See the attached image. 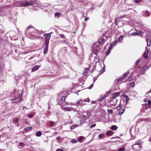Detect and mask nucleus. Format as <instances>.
Wrapping results in <instances>:
<instances>
[{"label": "nucleus", "mask_w": 151, "mask_h": 151, "mask_svg": "<svg viewBox=\"0 0 151 151\" xmlns=\"http://www.w3.org/2000/svg\"><path fill=\"white\" fill-rule=\"evenodd\" d=\"M45 40V45L46 47L44 49L43 52L45 55L47 54V34H45L44 35Z\"/></svg>", "instance_id": "nucleus-3"}, {"label": "nucleus", "mask_w": 151, "mask_h": 151, "mask_svg": "<svg viewBox=\"0 0 151 151\" xmlns=\"http://www.w3.org/2000/svg\"><path fill=\"white\" fill-rule=\"evenodd\" d=\"M110 53V50L108 49L106 52V55H108Z\"/></svg>", "instance_id": "nucleus-37"}, {"label": "nucleus", "mask_w": 151, "mask_h": 151, "mask_svg": "<svg viewBox=\"0 0 151 151\" xmlns=\"http://www.w3.org/2000/svg\"><path fill=\"white\" fill-rule=\"evenodd\" d=\"M104 98H105V97L104 96H103V97L100 98L99 99V100L100 101H103L104 100Z\"/></svg>", "instance_id": "nucleus-32"}, {"label": "nucleus", "mask_w": 151, "mask_h": 151, "mask_svg": "<svg viewBox=\"0 0 151 151\" xmlns=\"http://www.w3.org/2000/svg\"><path fill=\"white\" fill-rule=\"evenodd\" d=\"M35 2L33 0H26L25 1H22L20 3V7L26 6L33 5Z\"/></svg>", "instance_id": "nucleus-1"}, {"label": "nucleus", "mask_w": 151, "mask_h": 151, "mask_svg": "<svg viewBox=\"0 0 151 151\" xmlns=\"http://www.w3.org/2000/svg\"><path fill=\"white\" fill-rule=\"evenodd\" d=\"M65 103L64 102V103H63V104L64 105H66L65 104Z\"/></svg>", "instance_id": "nucleus-59"}, {"label": "nucleus", "mask_w": 151, "mask_h": 151, "mask_svg": "<svg viewBox=\"0 0 151 151\" xmlns=\"http://www.w3.org/2000/svg\"><path fill=\"white\" fill-rule=\"evenodd\" d=\"M148 13H149V12H148L147 11L145 12V13L146 14H148L147 15V16H148V17H149V15H150Z\"/></svg>", "instance_id": "nucleus-47"}, {"label": "nucleus", "mask_w": 151, "mask_h": 151, "mask_svg": "<svg viewBox=\"0 0 151 151\" xmlns=\"http://www.w3.org/2000/svg\"><path fill=\"white\" fill-rule=\"evenodd\" d=\"M148 53H149V50H147H147H146V51L144 52V53L145 54L144 55V57L145 58H147V55L148 54Z\"/></svg>", "instance_id": "nucleus-11"}, {"label": "nucleus", "mask_w": 151, "mask_h": 151, "mask_svg": "<svg viewBox=\"0 0 151 151\" xmlns=\"http://www.w3.org/2000/svg\"><path fill=\"white\" fill-rule=\"evenodd\" d=\"M112 44H111L109 46V50H111L112 48Z\"/></svg>", "instance_id": "nucleus-39"}, {"label": "nucleus", "mask_w": 151, "mask_h": 151, "mask_svg": "<svg viewBox=\"0 0 151 151\" xmlns=\"http://www.w3.org/2000/svg\"><path fill=\"white\" fill-rule=\"evenodd\" d=\"M142 33H143V32H142L141 31L139 32L138 33L137 32H134L133 33H132L131 34V35L132 36H137V35H139V34H141Z\"/></svg>", "instance_id": "nucleus-7"}, {"label": "nucleus", "mask_w": 151, "mask_h": 151, "mask_svg": "<svg viewBox=\"0 0 151 151\" xmlns=\"http://www.w3.org/2000/svg\"><path fill=\"white\" fill-rule=\"evenodd\" d=\"M96 124H92V125H91L90 126V128H92L93 127H95L96 126Z\"/></svg>", "instance_id": "nucleus-43"}, {"label": "nucleus", "mask_w": 151, "mask_h": 151, "mask_svg": "<svg viewBox=\"0 0 151 151\" xmlns=\"http://www.w3.org/2000/svg\"><path fill=\"white\" fill-rule=\"evenodd\" d=\"M118 42L117 41H115L113 42L111 44L113 46H114L118 44Z\"/></svg>", "instance_id": "nucleus-23"}, {"label": "nucleus", "mask_w": 151, "mask_h": 151, "mask_svg": "<svg viewBox=\"0 0 151 151\" xmlns=\"http://www.w3.org/2000/svg\"><path fill=\"white\" fill-rule=\"evenodd\" d=\"M73 109V108L70 107H64L63 109L65 111H70L71 110V109Z\"/></svg>", "instance_id": "nucleus-8"}, {"label": "nucleus", "mask_w": 151, "mask_h": 151, "mask_svg": "<svg viewBox=\"0 0 151 151\" xmlns=\"http://www.w3.org/2000/svg\"><path fill=\"white\" fill-rule=\"evenodd\" d=\"M40 65H36L33 67L31 70V71L32 72H34L35 71H36L40 67Z\"/></svg>", "instance_id": "nucleus-5"}, {"label": "nucleus", "mask_w": 151, "mask_h": 151, "mask_svg": "<svg viewBox=\"0 0 151 151\" xmlns=\"http://www.w3.org/2000/svg\"><path fill=\"white\" fill-rule=\"evenodd\" d=\"M124 36L123 35H121L119 37V42H122Z\"/></svg>", "instance_id": "nucleus-12"}, {"label": "nucleus", "mask_w": 151, "mask_h": 151, "mask_svg": "<svg viewBox=\"0 0 151 151\" xmlns=\"http://www.w3.org/2000/svg\"><path fill=\"white\" fill-rule=\"evenodd\" d=\"M78 126V125L77 124H73L72 126L71 129H73L75 127H77Z\"/></svg>", "instance_id": "nucleus-28"}, {"label": "nucleus", "mask_w": 151, "mask_h": 151, "mask_svg": "<svg viewBox=\"0 0 151 151\" xmlns=\"http://www.w3.org/2000/svg\"><path fill=\"white\" fill-rule=\"evenodd\" d=\"M147 101V100L146 99H145V102H146Z\"/></svg>", "instance_id": "nucleus-63"}, {"label": "nucleus", "mask_w": 151, "mask_h": 151, "mask_svg": "<svg viewBox=\"0 0 151 151\" xmlns=\"http://www.w3.org/2000/svg\"><path fill=\"white\" fill-rule=\"evenodd\" d=\"M141 0H135V2L136 3H139L141 2Z\"/></svg>", "instance_id": "nucleus-34"}, {"label": "nucleus", "mask_w": 151, "mask_h": 151, "mask_svg": "<svg viewBox=\"0 0 151 151\" xmlns=\"http://www.w3.org/2000/svg\"><path fill=\"white\" fill-rule=\"evenodd\" d=\"M115 23L116 24H117V19H116Z\"/></svg>", "instance_id": "nucleus-58"}, {"label": "nucleus", "mask_w": 151, "mask_h": 151, "mask_svg": "<svg viewBox=\"0 0 151 151\" xmlns=\"http://www.w3.org/2000/svg\"><path fill=\"white\" fill-rule=\"evenodd\" d=\"M55 123L52 121H50V126L53 127L54 126Z\"/></svg>", "instance_id": "nucleus-20"}, {"label": "nucleus", "mask_w": 151, "mask_h": 151, "mask_svg": "<svg viewBox=\"0 0 151 151\" xmlns=\"http://www.w3.org/2000/svg\"><path fill=\"white\" fill-rule=\"evenodd\" d=\"M146 41L147 42V45L148 46H150L151 43L150 40L147 38L146 39Z\"/></svg>", "instance_id": "nucleus-16"}, {"label": "nucleus", "mask_w": 151, "mask_h": 151, "mask_svg": "<svg viewBox=\"0 0 151 151\" xmlns=\"http://www.w3.org/2000/svg\"><path fill=\"white\" fill-rule=\"evenodd\" d=\"M83 138V137H82V136H81V137H80V139H82V138Z\"/></svg>", "instance_id": "nucleus-62"}, {"label": "nucleus", "mask_w": 151, "mask_h": 151, "mask_svg": "<svg viewBox=\"0 0 151 151\" xmlns=\"http://www.w3.org/2000/svg\"><path fill=\"white\" fill-rule=\"evenodd\" d=\"M139 148V147H138V146H136V148Z\"/></svg>", "instance_id": "nucleus-64"}, {"label": "nucleus", "mask_w": 151, "mask_h": 151, "mask_svg": "<svg viewBox=\"0 0 151 151\" xmlns=\"http://www.w3.org/2000/svg\"><path fill=\"white\" fill-rule=\"evenodd\" d=\"M59 36L61 38H64L65 37L62 34H60V35Z\"/></svg>", "instance_id": "nucleus-38"}, {"label": "nucleus", "mask_w": 151, "mask_h": 151, "mask_svg": "<svg viewBox=\"0 0 151 151\" xmlns=\"http://www.w3.org/2000/svg\"><path fill=\"white\" fill-rule=\"evenodd\" d=\"M28 53V52L27 51H25V52H23L22 54H27Z\"/></svg>", "instance_id": "nucleus-55"}, {"label": "nucleus", "mask_w": 151, "mask_h": 151, "mask_svg": "<svg viewBox=\"0 0 151 151\" xmlns=\"http://www.w3.org/2000/svg\"><path fill=\"white\" fill-rule=\"evenodd\" d=\"M125 110L124 109H122L121 110L119 111L118 113V115H121L125 111Z\"/></svg>", "instance_id": "nucleus-13"}, {"label": "nucleus", "mask_w": 151, "mask_h": 151, "mask_svg": "<svg viewBox=\"0 0 151 151\" xmlns=\"http://www.w3.org/2000/svg\"><path fill=\"white\" fill-rule=\"evenodd\" d=\"M84 100L85 102H89V99H84Z\"/></svg>", "instance_id": "nucleus-54"}, {"label": "nucleus", "mask_w": 151, "mask_h": 151, "mask_svg": "<svg viewBox=\"0 0 151 151\" xmlns=\"http://www.w3.org/2000/svg\"><path fill=\"white\" fill-rule=\"evenodd\" d=\"M81 117H82V118H83L84 119H85V120H86V119H87L88 118V116L85 115H83Z\"/></svg>", "instance_id": "nucleus-21"}, {"label": "nucleus", "mask_w": 151, "mask_h": 151, "mask_svg": "<svg viewBox=\"0 0 151 151\" xmlns=\"http://www.w3.org/2000/svg\"><path fill=\"white\" fill-rule=\"evenodd\" d=\"M22 101V100L21 99H20L19 97H17L13 99L12 100V103H17L19 102H20Z\"/></svg>", "instance_id": "nucleus-4"}, {"label": "nucleus", "mask_w": 151, "mask_h": 151, "mask_svg": "<svg viewBox=\"0 0 151 151\" xmlns=\"http://www.w3.org/2000/svg\"><path fill=\"white\" fill-rule=\"evenodd\" d=\"M141 142L138 141L135 144L133 145V148L137 151H138L140 149Z\"/></svg>", "instance_id": "nucleus-2"}, {"label": "nucleus", "mask_w": 151, "mask_h": 151, "mask_svg": "<svg viewBox=\"0 0 151 151\" xmlns=\"http://www.w3.org/2000/svg\"><path fill=\"white\" fill-rule=\"evenodd\" d=\"M61 14L60 12H56L55 14V17L56 18H58L60 16Z\"/></svg>", "instance_id": "nucleus-17"}, {"label": "nucleus", "mask_w": 151, "mask_h": 151, "mask_svg": "<svg viewBox=\"0 0 151 151\" xmlns=\"http://www.w3.org/2000/svg\"><path fill=\"white\" fill-rule=\"evenodd\" d=\"M113 112V110L112 109H108V112L110 114H112Z\"/></svg>", "instance_id": "nucleus-33"}, {"label": "nucleus", "mask_w": 151, "mask_h": 151, "mask_svg": "<svg viewBox=\"0 0 151 151\" xmlns=\"http://www.w3.org/2000/svg\"><path fill=\"white\" fill-rule=\"evenodd\" d=\"M83 74H84V75H86V73H85H85H83Z\"/></svg>", "instance_id": "nucleus-60"}, {"label": "nucleus", "mask_w": 151, "mask_h": 151, "mask_svg": "<svg viewBox=\"0 0 151 151\" xmlns=\"http://www.w3.org/2000/svg\"><path fill=\"white\" fill-rule=\"evenodd\" d=\"M52 32H51L50 33H48V38H49V37L50 38V36H51L50 34H52Z\"/></svg>", "instance_id": "nucleus-42"}, {"label": "nucleus", "mask_w": 151, "mask_h": 151, "mask_svg": "<svg viewBox=\"0 0 151 151\" xmlns=\"http://www.w3.org/2000/svg\"><path fill=\"white\" fill-rule=\"evenodd\" d=\"M112 132L111 131H108L107 132L106 135H110L112 134Z\"/></svg>", "instance_id": "nucleus-25"}, {"label": "nucleus", "mask_w": 151, "mask_h": 151, "mask_svg": "<svg viewBox=\"0 0 151 151\" xmlns=\"http://www.w3.org/2000/svg\"><path fill=\"white\" fill-rule=\"evenodd\" d=\"M65 97L64 96H63L61 98V100L62 101H65Z\"/></svg>", "instance_id": "nucleus-31"}, {"label": "nucleus", "mask_w": 151, "mask_h": 151, "mask_svg": "<svg viewBox=\"0 0 151 151\" xmlns=\"http://www.w3.org/2000/svg\"><path fill=\"white\" fill-rule=\"evenodd\" d=\"M128 101H129V99H128V98H127L126 99V101L125 104H127V103Z\"/></svg>", "instance_id": "nucleus-53"}, {"label": "nucleus", "mask_w": 151, "mask_h": 151, "mask_svg": "<svg viewBox=\"0 0 151 151\" xmlns=\"http://www.w3.org/2000/svg\"><path fill=\"white\" fill-rule=\"evenodd\" d=\"M19 145L20 146H24L25 145V144L23 142H20L19 143Z\"/></svg>", "instance_id": "nucleus-35"}, {"label": "nucleus", "mask_w": 151, "mask_h": 151, "mask_svg": "<svg viewBox=\"0 0 151 151\" xmlns=\"http://www.w3.org/2000/svg\"><path fill=\"white\" fill-rule=\"evenodd\" d=\"M120 93L119 92H117L114 93L112 95L113 98H115L119 95Z\"/></svg>", "instance_id": "nucleus-9"}, {"label": "nucleus", "mask_w": 151, "mask_h": 151, "mask_svg": "<svg viewBox=\"0 0 151 151\" xmlns=\"http://www.w3.org/2000/svg\"><path fill=\"white\" fill-rule=\"evenodd\" d=\"M118 128L117 126L115 125H112L111 127V129L113 130H116Z\"/></svg>", "instance_id": "nucleus-15"}, {"label": "nucleus", "mask_w": 151, "mask_h": 151, "mask_svg": "<svg viewBox=\"0 0 151 151\" xmlns=\"http://www.w3.org/2000/svg\"><path fill=\"white\" fill-rule=\"evenodd\" d=\"M147 102L149 104L151 105V101L150 100H149Z\"/></svg>", "instance_id": "nucleus-46"}, {"label": "nucleus", "mask_w": 151, "mask_h": 151, "mask_svg": "<svg viewBox=\"0 0 151 151\" xmlns=\"http://www.w3.org/2000/svg\"><path fill=\"white\" fill-rule=\"evenodd\" d=\"M105 40L104 39L100 38L99 39L98 42L94 44L95 45H97V42L100 44H101L104 43L105 42Z\"/></svg>", "instance_id": "nucleus-6"}, {"label": "nucleus", "mask_w": 151, "mask_h": 151, "mask_svg": "<svg viewBox=\"0 0 151 151\" xmlns=\"http://www.w3.org/2000/svg\"><path fill=\"white\" fill-rule=\"evenodd\" d=\"M129 71H128V70L126 73H124L123 74V78H126L127 77L128 75L129 74Z\"/></svg>", "instance_id": "nucleus-14"}, {"label": "nucleus", "mask_w": 151, "mask_h": 151, "mask_svg": "<svg viewBox=\"0 0 151 151\" xmlns=\"http://www.w3.org/2000/svg\"><path fill=\"white\" fill-rule=\"evenodd\" d=\"M151 92V89H150V91H149L148 93Z\"/></svg>", "instance_id": "nucleus-61"}, {"label": "nucleus", "mask_w": 151, "mask_h": 151, "mask_svg": "<svg viewBox=\"0 0 151 151\" xmlns=\"http://www.w3.org/2000/svg\"><path fill=\"white\" fill-rule=\"evenodd\" d=\"M124 79V78H123V77H120V78L117 79V83H119L120 81H122Z\"/></svg>", "instance_id": "nucleus-19"}, {"label": "nucleus", "mask_w": 151, "mask_h": 151, "mask_svg": "<svg viewBox=\"0 0 151 151\" xmlns=\"http://www.w3.org/2000/svg\"><path fill=\"white\" fill-rule=\"evenodd\" d=\"M13 122L14 123H16L18 122V118H15L13 119Z\"/></svg>", "instance_id": "nucleus-24"}, {"label": "nucleus", "mask_w": 151, "mask_h": 151, "mask_svg": "<svg viewBox=\"0 0 151 151\" xmlns=\"http://www.w3.org/2000/svg\"><path fill=\"white\" fill-rule=\"evenodd\" d=\"M123 96H124V97H125V98H128V97H127V96L126 95H123Z\"/></svg>", "instance_id": "nucleus-57"}, {"label": "nucleus", "mask_w": 151, "mask_h": 151, "mask_svg": "<svg viewBox=\"0 0 151 151\" xmlns=\"http://www.w3.org/2000/svg\"><path fill=\"white\" fill-rule=\"evenodd\" d=\"M32 129V127H27L24 129V130L25 131H27L29 130H31Z\"/></svg>", "instance_id": "nucleus-22"}, {"label": "nucleus", "mask_w": 151, "mask_h": 151, "mask_svg": "<svg viewBox=\"0 0 151 151\" xmlns=\"http://www.w3.org/2000/svg\"><path fill=\"white\" fill-rule=\"evenodd\" d=\"M128 80L129 81H130L132 80V78L130 77H129L128 78Z\"/></svg>", "instance_id": "nucleus-56"}, {"label": "nucleus", "mask_w": 151, "mask_h": 151, "mask_svg": "<svg viewBox=\"0 0 151 151\" xmlns=\"http://www.w3.org/2000/svg\"><path fill=\"white\" fill-rule=\"evenodd\" d=\"M60 137H58L57 138V140L58 141H60Z\"/></svg>", "instance_id": "nucleus-52"}, {"label": "nucleus", "mask_w": 151, "mask_h": 151, "mask_svg": "<svg viewBox=\"0 0 151 151\" xmlns=\"http://www.w3.org/2000/svg\"><path fill=\"white\" fill-rule=\"evenodd\" d=\"M121 106L120 105H119L117 107V109L119 111L121 109Z\"/></svg>", "instance_id": "nucleus-29"}, {"label": "nucleus", "mask_w": 151, "mask_h": 151, "mask_svg": "<svg viewBox=\"0 0 151 151\" xmlns=\"http://www.w3.org/2000/svg\"><path fill=\"white\" fill-rule=\"evenodd\" d=\"M85 121L83 120H81L80 121V123L82 124L83 123H84Z\"/></svg>", "instance_id": "nucleus-51"}, {"label": "nucleus", "mask_w": 151, "mask_h": 151, "mask_svg": "<svg viewBox=\"0 0 151 151\" xmlns=\"http://www.w3.org/2000/svg\"><path fill=\"white\" fill-rule=\"evenodd\" d=\"M83 103V101L82 99L79 100L77 102V104L79 105H81Z\"/></svg>", "instance_id": "nucleus-10"}, {"label": "nucleus", "mask_w": 151, "mask_h": 151, "mask_svg": "<svg viewBox=\"0 0 151 151\" xmlns=\"http://www.w3.org/2000/svg\"><path fill=\"white\" fill-rule=\"evenodd\" d=\"M87 116H88V117L89 116H90L91 115V113L90 112H88L87 113Z\"/></svg>", "instance_id": "nucleus-44"}, {"label": "nucleus", "mask_w": 151, "mask_h": 151, "mask_svg": "<svg viewBox=\"0 0 151 151\" xmlns=\"http://www.w3.org/2000/svg\"><path fill=\"white\" fill-rule=\"evenodd\" d=\"M93 84H91L90 86L88 88L89 89H90L92 87H93Z\"/></svg>", "instance_id": "nucleus-41"}, {"label": "nucleus", "mask_w": 151, "mask_h": 151, "mask_svg": "<svg viewBox=\"0 0 151 151\" xmlns=\"http://www.w3.org/2000/svg\"><path fill=\"white\" fill-rule=\"evenodd\" d=\"M56 151H63V150L61 149H58L56 150Z\"/></svg>", "instance_id": "nucleus-49"}, {"label": "nucleus", "mask_w": 151, "mask_h": 151, "mask_svg": "<svg viewBox=\"0 0 151 151\" xmlns=\"http://www.w3.org/2000/svg\"><path fill=\"white\" fill-rule=\"evenodd\" d=\"M71 142L72 143H76L77 142L76 139H73L71 140Z\"/></svg>", "instance_id": "nucleus-26"}, {"label": "nucleus", "mask_w": 151, "mask_h": 151, "mask_svg": "<svg viewBox=\"0 0 151 151\" xmlns=\"http://www.w3.org/2000/svg\"><path fill=\"white\" fill-rule=\"evenodd\" d=\"M89 19V18L88 17H86L85 19H84V21L85 22H86V21L87 20H88V19Z\"/></svg>", "instance_id": "nucleus-50"}, {"label": "nucleus", "mask_w": 151, "mask_h": 151, "mask_svg": "<svg viewBox=\"0 0 151 151\" xmlns=\"http://www.w3.org/2000/svg\"><path fill=\"white\" fill-rule=\"evenodd\" d=\"M103 136V135L102 134H99V138H101V137H102Z\"/></svg>", "instance_id": "nucleus-48"}, {"label": "nucleus", "mask_w": 151, "mask_h": 151, "mask_svg": "<svg viewBox=\"0 0 151 151\" xmlns=\"http://www.w3.org/2000/svg\"><path fill=\"white\" fill-rule=\"evenodd\" d=\"M33 116V115L32 114H28V116L29 118H32Z\"/></svg>", "instance_id": "nucleus-36"}, {"label": "nucleus", "mask_w": 151, "mask_h": 151, "mask_svg": "<svg viewBox=\"0 0 151 151\" xmlns=\"http://www.w3.org/2000/svg\"><path fill=\"white\" fill-rule=\"evenodd\" d=\"M130 86L132 87H134L135 86V83L134 82H132L130 83Z\"/></svg>", "instance_id": "nucleus-27"}, {"label": "nucleus", "mask_w": 151, "mask_h": 151, "mask_svg": "<svg viewBox=\"0 0 151 151\" xmlns=\"http://www.w3.org/2000/svg\"><path fill=\"white\" fill-rule=\"evenodd\" d=\"M42 134L41 132L39 131L36 133V136L37 137H40Z\"/></svg>", "instance_id": "nucleus-18"}, {"label": "nucleus", "mask_w": 151, "mask_h": 151, "mask_svg": "<svg viewBox=\"0 0 151 151\" xmlns=\"http://www.w3.org/2000/svg\"><path fill=\"white\" fill-rule=\"evenodd\" d=\"M143 70H146L147 69H148V67L147 65H145V66L143 68Z\"/></svg>", "instance_id": "nucleus-30"}, {"label": "nucleus", "mask_w": 151, "mask_h": 151, "mask_svg": "<svg viewBox=\"0 0 151 151\" xmlns=\"http://www.w3.org/2000/svg\"><path fill=\"white\" fill-rule=\"evenodd\" d=\"M31 27H32V26H29L26 29V30L27 31Z\"/></svg>", "instance_id": "nucleus-40"}, {"label": "nucleus", "mask_w": 151, "mask_h": 151, "mask_svg": "<svg viewBox=\"0 0 151 151\" xmlns=\"http://www.w3.org/2000/svg\"><path fill=\"white\" fill-rule=\"evenodd\" d=\"M139 62H140V60H137L136 61V64L137 65H138V64L139 63Z\"/></svg>", "instance_id": "nucleus-45"}]
</instances>
